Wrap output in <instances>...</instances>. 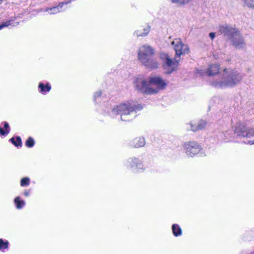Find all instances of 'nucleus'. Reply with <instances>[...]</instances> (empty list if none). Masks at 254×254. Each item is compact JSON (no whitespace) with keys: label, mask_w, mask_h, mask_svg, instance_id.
Here are the masks:
<instances>
[{"label":"nucleus","mask_w":254,"mask_h":254,"mask_svg":"<svg viewBox=\"0 0 254 254\" xmlns=\"http://www.w3.org/2000/svg\"><path fill=\"white\" fill-rule=\"evenodd\" d=\"M171 45L176 52L175 61H173L166 53H161L159 54V59L161 61L162 66L165 72L168 74L172 73L177 69L181 56L187 54L190 52L188 46L183 43L180 38L175 39L171 42Z\"/></svg>","instance_id":"obj_1"},{"label":"nucleus","mask_w":254,"mask_h":254,"mask_svg":"<svg viewBox=\"0 0 254 254\" xmlns=\"http://www.w3.org/2000/svg\"><path fill=\"white\" fill-rule=\"evenodd\" d=\"M135 89L145 94H154L161 89H164L167 85V82L158 76H151L148 80L141 78H136L134 82Z\"/></svg>","instance_id":"obj_2"},{"label":"nucleus","mask_w":254,"mask_h":254,"mask_svg":"<svg viewBox=\"0 0 254 254\" xmlns=\"http://www.w3.org/2000/svg\"><path fill=\"white\" fill-rule=\"evenodd\" d=\"M243 78V75L238 69L225 68L221 77L211 81V84L218 88L233 87L240 83Z\"/></svg>","instance_id":"obj_3"},{"label":"nucleus","mask_w":254,"mask_h":254,"mask_svg":"<svg viewBox=\"0 0 254 254\" xmlns=\"http://www.w3.org/2000/svg\"><path fill=\"white\" fill-rule=\"evenodd\" d=\"M220 31L231 41L232 45L237 49H243L246 43L240 32L235 27L227 25L219 27Z\"/></svg>","instance_id":"obj_4"},{"label":"nucleus","mask_w":254,"mask_h":254,"mask_svg":"<svg viewBox=\"0 0 254 254\" xmlns=\"http://www.w3.org/2000/svg\"><path fill=\"white\" fill-rule=\"evenodd\" d=\"M137 107L133 100H128L121 103L115 107L112 112L120 116L121 120L127 122L131 120V114L135 111Z\"/></svg>","instance_id":"obj_5"},{"label":"nucleus","mask_w":254,"mask_h":254,"mask_svg":"<svg viewBox=\"0 0 254 254\" xmlns=\"http://www.w3.org/2000/svg\"><path fill=\"white\" fill-rule=\"evenodd\" d=\"M154 50L149 45H144L140 46L138 50L137 57L139 61L141 63L149 59L154 54Z\"/></svg>","instance_id":"obj_6"},{"label":"nucleus","mask_w":254,"mask_h":254,"mask_svg":"<svg viewBox=\"0 0 254 254\" xmlns=\"http://www.w3.org/2000/svg\"><path fill=\"white\" fill-rule=\"evenodd\" d=\"M187 155L190 157H193L198 154L201 148L200 145L194 141L186 142L184 145Z\"/></svg>","instance_id":"obj_7"},{"label":"nucleus","mask_w":254,"mask_h":254,"mask_svg":"<svg viewBox=\"0 0 254 254\" xmlns=\"http://www.w3.org/2000/svg\"><path fill=\"white\" fill-rule=\"evenodd\" d=\"M235 133L242 137L251 138L254 137V129L248 128L242 125H239L234 130Z\"/></svg>","instance_id":"obj_8"},{"label":"nucleus","mask_w":254,"mask_h":254,"mask_svg":"<svg viewBox=\"0 0 254 254\" xmlns=\"http://www.w3.org/2000/svg\"><path fill=\"white\" fill-rule=\"evenodd\" d=\"M126 166L132 169V170L135 172H140L143 169L141 162L136 158L129 159L127 162Z\"/></svg>","instance_id":"obj_9"},{"label":"nucleus","mask_w":254,"mask_h":254,"mask_svg":"<svg viewBox=\"0 0 254 254\" xmlns=\"http://www.w3.org/2000/svg\"><path fill=\"white\" fill-rule=\"evenodd\" d=\"M146 68L150 69H156L159 67V63L156 59L149 58L146 59L143 62L141 63Z\"/></svg>","instance_id":"obj_10"},{"label":"nucleus","mask_w":254,"mask_h":254,"mask_svg":"<svg viewBox=\"0 0 254 254\" xmlns=\"http://www.w3.org/2000/svg\"><path fill=\"white\" fill-rule=\"evenodd\" d=\"M145 138L143 137H136L131 142V146L135 148L143 147L145 144Z\"/></svg>","instance_id":"obj_11"},{"label":"nucleus","mask_w":254,"mask_h":254,"mask_svg":"<svg viewBox=\"0 0 254 254\" xmlns=\"http://www.w3.org/2000/svg\"><path fill=\"white\" fill-rule=\"evenodd\" d=\"M220 71V66L217 64H213L209 65L206 71L208 75L213 76L217 74Z\"/></svg>","instance_id":"obj_12"},{"label":"nucleus","mask_w":254,"mask_h":254,"mask_svg":"<svg viewBox=\"0 0 254 254\" xmlns=\"http://www.w3.org/2000/svg\"><path fill=\"white\" fill-rule=\"evenodd\" d=\"M149 30L150 28L149 26H146L143 28H140L139 29H138V30L134 32V35H135L136 37L145 36L148 34V33L149 32Z\"/></svg>","instance_id":"obj_13"},{"label":"nucleus","mask_w":254,"mask_h":254,"mask_svg":"<svg viewBox=\"0 0 254 254\" xmlns=\"http://www.w3.org/2000/svg\"><path fill=\"white\" fill-rule=\"evenodd\" d=\"M64 3H60L58 6L53 7L52 8H47L46 11L50 14H55L60 11V8H62Z\"/></svg>","instance_id":"obj_14"},{"label":"nucleus","mask_w":254,"mask_h":254,"mask_svg":"<svg viewBox=\"0 0 254 254\" xmlns=\"http://www.w3.org/2000/svg\"><path fill=\"white\" fill-rule=\"evenodd\" d=\"M172 231L175 236L177 237L182 235V229L177 224H173L172 227Z\"/></svg>","instance_id":"obj_15"},{"label":"nucleus","mask_w":254,"mask_h":254,"mask_svg":"<svg viewBox=\"0 0 254 254\" xmlns=\"http://www.w3.org/2000/svg\"><path fill=\"white\" fill-rule=\"evenodd\" d=\"M14 203H15V204L16 205V207L17 209H21L25 204V201L21 200L19 196L16 197L14 199Z\"/></svg>","instance_id":"obj_16"},{"label":"nucleus","mask_w":254,"mask_h":254,"mask_svg":"<svg viewBox=\"0 0 254 254\" xmlns=\"http://www.w3.org/2000/svg\"><path fill=\"white\" fill-rule=\"evenodd\" d=\"M206 125V122L204 121H200L197 123V127L193 128V131H196L203 129Z\"/></svg>","instance_id":"obj_17"},{"label":"nucleus","mask_w":254,"mask_h":254,"mask_svg":"<svg viewBox=\"0 0 254 254\" xmlns=\"http://www.w3.org/2000/svg\"><path fill=\"white\" fill-rule=\"evenodd\" d=\"M39 88L40 89V92L42 93H44L45 92H49L51 90V86L49 84H47L45 86L43 83H40L39 84Z\"/></svg>","instance_id":"obj_18"},{"label":"nucleus","mask_w":254,"mask_h":254,"mask_svg":"<svg viewBox=\"0 0 254 254\" xmlns=\"http://www.w3.org/2000/svg\"><path fill=\"white\" fill-rule=\"evenodd\" d=\"M4 127L5 129V131H4L3 128L1 127H0V134L2 135H5L7 134L10 130V128L8 125V124L6 122L4 123Z\"/></svg>","instance_id":"obj_19"},{"label":"nucleus","mask_w":254,"mask_h":254,"mask_svg":"<svg viewBox=\"0 0 254 254\" xmlns=\"http://www.w3.org/2000/svg\"><path fill=\"white\" fill-rule=\"evenodd\" d=\"M10 141L15 146L17 147L21 146L22 142L20 137H16L15 139L13 137L11 138Z\"/></svg>","instance_id":"obj_20"},{"label":"nucleus","mask_w":254,"mask_h":254,"mask_svg":"<svg viewBox=\"0 0 254 254\" xmlns=\"http://www.w3.org/2000/svg\"><path fill=\"white\" fill-rule=\"evenodd\" d=\"M8 247V242L7 241H3L1 239H0V251H2L3 249H6Z\"/></svg>","instance_id":"obj_21"},{"label":"nucleus","mask_w":254,"mask_h":254,"mask_svg":"<svg viewBox=\"0 0 254 254\" xmlns=\"http://www.w3.org/2000/svg\"><path fill=\"white\" fill-rule=\"evenodd\" d=\"M30 179L28 177L23 178L21 180L20 185L21 187H26L29 186Z\"/></svg>","instance_id":"obj_22"},{"label":"nucleus","mask_w":254,"mask_h":254,"mask_svg":"<svg viewBox=\"0 0 254 254\" xmlns=\"http://www.w3.org/2000/svg\"><path fill=\"white\" fill-rule=\"evenodd\" d=\"M197 127V124L193 121H190L189 124H187V129H190L193 131V128Z\"/></svg>","instance_id":"obj_23"},{"label":"nucleus","mask_w":254,"mask_h":254,"mask_svg":"<svg viewBox=\"0 0 254 254\" xmlns=\"http://www.w3.org/2000/svg\"><path fill=\"white\" fill-rule=\"evenodd\" d=\"M34 143L35 141L34 139L32 137H29L26 140L25 142V145L28 147H31L34 145Z\"/></svg>","instance_id":"obj_24"},{"label":"nucleus","mask_w":254,"mask_h":254,"mask_svg":"<svg viewBox=\"0 0 254 254\" xmlns=\"http://www.w3.org/2000/svg\"><path fill=\"white\" fill-rule=\"evenodd\" d=\"M245 4L248 7L254 8V0H243Z\"/></svg>","instance_id":"obj_25"},{"label":"nucleus","mask_w":254,"mask_h":254,"mask_svg":"<svg viewBox=\"0 0 254 254\" xmlns=\"http://www.w3.org/2000/svg\"><path fill=\"white\" fill-rule=\"evenodd\" d=\"M9 25H10L9 21H7V22L3 23V24L0 25V30L4 27H7Z\"/></svg>","instance_id":"obj_26"},{"label":"nucleus","mask_w":254,"mask_h":254,"mask_svg":"<svg viewBox=\"0 0 254 254\" xmlns=\"http://www.w3.org/2000/svg\"><path fill=\"white\" fill-rule=\"evenodd\" d=\"M101 95V91H98V92H96L94 95V100H95L98 97H100Z\"/></svg>","instance_id":"obj_27"},{"label":"nucleus","mask_w":254,"mask_h":254,"mask_svg":"<svg viewBox=\"0 0 254 254\" xmlns=\"http://www.w3.org/2000/svg\"><path fill=\"white\" fill-rule=\"evenodd\" d=\"M209 35L210 38L212 40H213V39L215 37V33L214 32L210 33Z\"/></svg>","instance_id":"obj_28"},{"label":"nucleus","mask_w":254,"mask_h":254,"mask_svg":"<svg viewBox=\"0 0 254 254\" xmlns=\"http://www.w3.org/2000/svg\"><path fill=\"white\" fill-rule=\"evenodd\" d=\"M24 194L26 196H28L29 194V191L27 190H25L24 192Z\"/></svg>","instance_id":"obj_29"},{"label":"nucleus","mask_w":254,"mask_h":254,"mask_svg":"<svg viewBox=\"0 0 254 254\" xmlns=\"http://www.w3.org/2000/svg\"><path fill=\"white\" fill-rule=\"evenodd\" d=\"M248 143H249V144H251V145H252V144H254V140H252V141H249V142H248Z\"/></svg>","instance_id":"obj_30"}]
</instances>
